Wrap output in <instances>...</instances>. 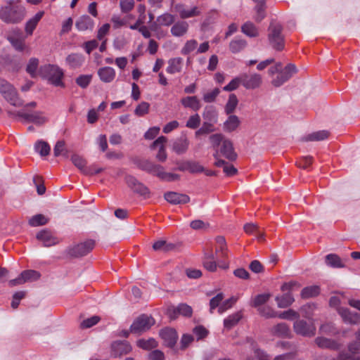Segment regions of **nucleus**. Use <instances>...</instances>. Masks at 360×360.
<instances>
[{
  "label": "nucleus",
  "instance_id": "obj_1",
  "mask_svg": "<svg viewBox=\"0 0 360 360\" xmlns=\"http://www.w3.org/2000/svg\"><path fill=\"white\" fill-rule=\"evenodd\" d=\"M211 146L214 150L215 159L222 155L229 160H236L237 155L234 151L233 143L221 134H214L209 137Z\"/></svg>",
  "mask_w": 360,
  "mask_h": 360
},
{
  "label": "nucleus",
  "instance_id": "obj_2",
  "mask_svg": "<svg viewBox=\"0 0 360 360\" xmlns=\"http://www.w3.org/2000/svg\"><path fill=\"white\" fill-rule=\"evenodd\" d=\"M297 71V70L294 64L290 63L282 69L281 63H277L269 70L268 72L272 77V85L279 87L289 80Z\"/></svg>",
  "mask_w": 360,
  "mask_h": 360
},
{
  "label": "nucleus",
  "instance_id": "obj_3",
  "mask_svg": "<svg viewBox=\"0 0 360 360\" xmlns=\"http://www.w3.org/2000/svg\"><path fill=\"white\" fill-rule=\"evenodd\" d=\"M8 4L0 8V19L6 23L11 24L22 21L26 13L25 7L20 5L11 6L12 1Z\"/></svg>",
  "mask_w": 360,
  "mask_h": 360
},
{
  "label": "nucleus",
  "instance_id": "obj_4",
  "mask_svg": "<svg viewBox=\"0 0 360 360\" xmlns=\"http://www.w3.org/2000/svg\"><path fill=\"white\" fill-rule=\"evenodd\" d=\"M0 94L11 105L20 107L23 101L19 97L16 89L7 80L0 77Z\"/></svg>",
  "mask_w": 360,
  "mask_h": 360
},
{
  "label": "nucleus",
  "instance_id": "obj_5",
  "mask_svg": "<svg viewBox=\"0 0 360 360\" xmlns=\"http://www.w3.org/2000/svg\"><path fill=\"white\" fill-rule=\"evenodd\" d=\"M283 27L276 21H272L269 27L268 38L271 46L276 51L284 49V37L282 34Z\"/></svg>",
  "mask_w": 360,
  "mask_h": 360
},
{
  "label": "nucleus",
  "instance_id": "obj_6",
  "mask_svg": "<svg viewBox=\"0 0 360 360\" xmlns=\"http://www.w3.org/2000/svg\"><path fill=\"white\" fill-rule=\"evenodd\" d=\"M155 320L150 316L142 314L137 317L130 326V332L134 334L143 333L150 328Z\"/></svg>",
  "mask_w": 360,
  "mask_h": 360
},
{
  "label": "nucleus",
  "instance_id": "obj_7",
  "mask_svg": "<svg viewBox=\"0 0 360 360\" xmlns=\"http://www.w3.org/2000/svg\"><path fill=\"white\" fill-rule=\"evenodd\" d=\"M71 160L74 165L85 175L92 176L103 171V168L97 167L94 165L86 166V160L78 155H73L71 157Z\"/></svg>",
  "mask_w": 360,
  "mask_h": 360
},
{
  "label": "nucleus",
  "instance_id": "obj_8",
  "mask_svg": "<svg viewBox=\"0 0 360 360\" xmlns=\"http://www.w3.org/2000/svg\"><path fill=\"white\" fill-rule=\"evenodd\" d=\"M293 328L296 334L304 337H312L316 333L314 325L309 323L304 320H297L294 323Z\"/></svg>",
  "mask_w": 360,
  "mask_h": 360
},
{
  "label": "nucleus",
  "instance_id": "obj_9",
  "mask_svg": "<svg viewBox=\"0 0 360 360\" xmlns=\"http://www.w3.org/2000/svg\"><path fill=\"white\" fill-rule=\"evenodd\" d=\"M94 246L95 242L93 240H87L72 247L69 254L73 257H82L90 252Z\"/></svg>",
  "mask_w": 360,
  "mask_h": 360
},
{
  "label": "nucleus",
  "instance_id": "obj_10",
  "mask_svg": "<svg viewBox=\"0 0 360 360\" xmlns=\"http://www.w3.org/2000/svg\"><path fill=\"white\" fill-rule=\"evenodd\" d=\"M7 39L16 51H22L25 49V37L20 30L10 32Z\"/></svg>",
  "mask_w": 360,
  "mask_h": 360
},
{
  "label": "nucleus",
  "instance_id": "obj_11",
  "mask_svg": "<svg viewBox=\"0 0 360 360\" xmlns=\"http://www.w3.org/2000/svg\"><path fill=\"white\" fill-rule=\"evenodd\" d=\"M262 83V76L254 73L251 75H242V85L247 89L259 88Z\"/></svg>",
  "mask_w": 360,
  "mask_h": 360
},
{
  "label": "nucleus",
  "instance_id": "obj_12",
  "mask_svg": "<svg viewBox=\"0 0 360 360\" xmlns=\"http://www.w3.org/2000/svg\"><path fill=\"white\" fill-rule=\"evenodd\" d=\"M125 180L128 186L134 192L143 196L149 195V189L142 183L139 182L135 177L132 176H127Z\"/></svg>",
  "mask_w": 360,
  "mask_h": 360
},
{
  "label": "nucleus",
  "instance_id": "obj_13",
  "mask_svg": "<svg viewBox=\"0 0 360 360\" xmlns=\"http://www.w3.org/2000/svg\"><path fill=\"white\" fill-rule=\"evenodd\" d=\"M174 11L179 13L180 18L182 19L198 16L201 13V11L198 6H194L191 8H186L185 5L181 4L175 5Z\"/></svg>",
  "mask_w": 360,
  "mask_h": 360
},
{
  "label": "nucleus",
  "instance_id": "obj_14",
  "mask_svg": "<svg viewBox=\"0 0 360 360\" xmlns=\"http://www.w3.org/2000/svg\"><path fill=\"white\" fill-rule=\"evenodd\" d=\"M48 72L50 82L56 86H63L62 82L63 77V70L56 65H49L48 67Z\"/></svg>",
  "mask_w": 360,
  "mask_h": 360
},
{
  "label": "nucleus",
  "instance_id": "obj_15",
  "mask_svg": "<svg viewBox=\"0 0 360 360\" xmlns=\"http://www.w3.org/2000/svg\"><path fill=\"white\" fill-rule=\"evenodd\" d=\"M131 350L130 344L127 341H117L112 345V355L114 357L121 356L129 353Z\"/></svg>",
  "mask_w": 360,
  "mask_h": 360
},
{
  "label": "nucleus",
  "instance_id": "obj_16",
  "mask_svg": "<svg viewBox=\"0 0 360 360\" xmlns=\"http://www.w3.org/2000/svg\"><path fill=\"white\" fill-rule=\"evenodd\" d=\"M37 238L46 247L58 243V239L49 230L44 229L37 234Z\"/></svg>",
  "mask_w": 360,
  "mask_h": 360
},
{
  "label": "nucleus",
  "instance_id": "obj_17",
  "mask_svg": "<svg viewBox=\"0 0 360 360\" xmlns=\"http://www.w3.org/2000/svg\"><path fill=\"white\" fill-rule=\"evenodd\" d=\"M338 314L340 315L345 323L350 324L360 323V314L356 312L351 311L347 308H339Z\"/></svg>",
  "mask_w": 360,
  "mask_h": 360
},
{
  "label": "nucleus",
  "instance_id": "obj_18",
  "mask_svg": "<svg viewBox=\"0 0 360 360\" xmlns=\"http://www.w3.org/2000/svg\"><path fill=\"white\" fill-rule=\"evenodd\" d=\"M167 141V139L165 136H161L157 139L151 145L152 149H156L158 144H160V148L156 155V159L160 162H165L167 158V155L165 150V143Z\"/></svg>",
  "mask_w": 360,
  "mask_h": 360
},
{
  "label": "nucleus",
  "instance_id": "obj_19",
  "mask_svg": "<svg viewBox=\"0 0 360 360\" xmlns=\"http://www.w3.org/2000/svg\"><path fill=\"white\" fill-rule=\"evenodd\" d=\"M164 197L168 202L173 205L186 204L190 201L188 195L176 192H167Z\"/></svg>",
  "mask_w": 360,
  "mask_h": 360
},
{
  "label": "nucleus",
  "instance_id": "obj_20",
  "mask_svg": "<svg viewBox=\"0 0 360 360\" xmlns=\"http://www.w3.org/2000/svg\"><path fill=\"white\" fill-rule=\"evenodd\" d=\"M160 335L165 344L169 347H172L176 344L178 338L176 330L169 328L161 330Z\"/></svg>",
  "mask_w": 360,
  "mask_h": 360
},
{
  "label": "nucleus",
  "instance_id": "obj_21",
  "mask_svg": "<svg viewBox=\"0 0 360 360\" xmlns=\"http://www.w3.org/2000/svg\"><path fill=\"white\" fill-rule=\"evenodd\" d=\"M154 176L158 177L160 180L167 182L176 181L180 179L179 174L165 172L164 167L160 165H159L158 167H157Z\"/></svg>",
  "mask_w": 360,
  "mask_h": 360
},
{
  "label": "nucleus",
  "instance_id": "obj_22",
  "mask_svg": "<svg viewBox=\"0 0 360 360\" xmlns=\"http://www.w3.org/2000/svg\"><path fill=\"white\" fill-rule=\"evenodd\" d=\"M360 349V344L354 342L349 345V352L341 353L339 356L340 360H360V358L356 356L358 351Z\"/></svg>",
  "mask_w": 360,
  "mask_h": 360
},
{
  "label": "nucleus",
  "instance_id": "obj_23",
  "mask_svg": "<svg viewBox=\"0 0 360 360\" xmlns=\"http://www.w3.org/2000/svg\"><path fill=\"white\" fill-rule=\"evenodd\" d=\"M270 331L273 335L278 338H290L291 333L289 326L284 323L274 326Z\"/></svg>",
  "mask_w": 360,
  "mask_h": 360
},
{
  "label": "nucleus",
  "instance_id": "obj_24",
  "mask_svg": "<svg viewBox=\"0 0 360 360\" xmlns=\"http://www.w3.org/2000/svg\"><path fill=\"white\" fill-rule=\"evenodd\" d=\"M75 26L79 31L93 30L94 21L89 15H84L79 18L75 22Z\"/></svg>",
  "mask_w": 360,
  "mask_h": 360
},
{
  "label": "nucleus",
  "instance_id": "obj_25",
  "mask_svg": "<svg viewBox=\"0 0 360 360\" xmlns=\"http://www.w3.org/2000/svg\"><path fill=\"white\" fill-rule=\"evenodd\" d=\"M184 60L180 57L173 58L168 60V66L166 69L167 73L174 75L181 71Z\"/></svg>",
  "mask_w": 360,
  "mask_h": 360
},
{
  "label": "nucleus",
  "instance_id": "obj_26",
  "mask_svg": "<svg viewBox=\"0 0 360 360\" xmlns=\"http://www.w3.org/2000/svg\"><path fill=\"white\" fill-rule=\"evenodd\" d=\"M44 15V12L43 11H39L34 15V16H33L26 22L25 30L27 34H32L34 30L37 27V24L43 18Z\"/></svg>",
  "mask_w": 360,
  "mask_h": 360
},
{
  "label": "nucleus",
  "instance_id": "obj_27",
  "mask_svg": "<svg viewBox=\"0 0 360 360\" xmlns=\"http://www.w3.org/2000/svg\"><path fill=\"white\" fill-rule=\"evenodd\" d=\"M181 103L184 108H190L193 111H198L201 108L200 100L195 96L182 98Z\"/></svg>",
  "mask_w": 360,
  "mask_h": 360
},
{
  "label": "nucleus",
  "instance_id": "obj_28",
  "mask_svg": "<svg viewBox=\"0 0 360 360\" xmlns=\"http://www.w3.org/2000/svg\"><path fill=\"white\" fill-rule=\"evenodd\" d=\"M98 75L101 80L105 83H110L115 77V71L111 67H103L98 70Z\"/></svg>",
  "mask_w": 360,
  "mask_h": 360
},
{
  "label": "nucleus",
  "instance_id": "obj_29",
  "mask_svg": "<svg viewBox=\"0 0 360 360\" xmlns=\"http://www.w3.org/2000/svg\"><path fill=\"white\" fill-rule=\"evenodd\" d=\"M66 63L71 68H78L84 62V57L79 53H71L66 57Z\"/></svg>",
  "mask_w": 360,
  "mask_h": 360
},
{
  "label": "nucleus",
  "instance_id": "obj_30",
  "mask_svg": "<svg viewBox=\"0 0 360 360\" xmlns=\"http://www.w3.org/2000/svg\"><path fill=\"white\" fill-rule=\"evenodd\" d=\"M189 146V141L186 137H181L176 139L172 146L173 150L178 155L185 153Z\"/></svg>",
  "mask_w": 360,
  "mask_h": 360
},
{
  "label": "nucleus",
  "instance_id": "obj_31",
  "mask_svg": "<svg viewBox=\"0 0 360 360\" xmlns=\"http://www.w3.org/2000/svg\"><path fill=\"white\" fill-rule=\"evenodd\" d=\"M202 118L205 121L217 123L218 121V112L216 108L212 105L206 106L202 112Z\"/></svg>",
  "mask_w": 360,
  "mask_h": 360
},
{
  "label": "nucleus",
  "instance_id": "obj_32",
  "mask_svg": "<svg viewBox=\"0 0 360 360\" xmlns=\"http://www.w3.org/2000/svg\"><path fill=\"white\" fill-rule=\"evenodd\" d=\"M135 163L139 169L146 171L153 175H155L157 167L159 165L147 160H138Z\"/></svg>",
  "mask_w": 360,
  "mask_h": 360
},
{
  "label": "nucleus",
  "instance_id": "obj_33",
  "mask_svg": "<svg viewBox=\"0 0 360 360\" xmlns=\"http://www.w3.org/2000/svg\"><path fill=\"white\" fill-rule=\"evenodd\" d=\"M240 122L236 115H230L224 123V130L227 132L235 131L240 125Z\"/></svg>",
  "mask_w": 360,
  "mask_h": 360
},
{
  "label": "nucleus",
  "instance_id": "obj_34",
  "mask_svg": "<svg viewBox=\"0 0 360 360\" xmlns=\"http://www.w3.org/2000/svg\"><path fill=\"white\" fill-rule=\"evenodd\" d=\"M188 30V24L186 21H179L171 28V33L175 37L184 36Z\"/></svg>",
  "mask_w": 360,
  "mask_h": 360
},
{
  "label": "nucleus",
  "instance_id": "obj_35",
  "mask_svg": "<svg viewBox=\"0 0 360 360\" xmlns=\"http://www.w3.org/2000/svg\"><path fill=\"white\" fill-rule=\"evenodd\" d=\"M250 347L253 352L254 356L248 357L246 360H270L269 355L259 349L255 342H251Z\"/></svg>",
  "mask_w": 360,
  "mask_h": 360
},
{
  "label": "nucleus",
  "instance_id": "obj_36",
  "mask_svg": "<svg viewBox=\"0 0 360 360\" xmlns=\"http://www.w3.org/2000/svg\"><path fill=\"white\" fill-rule=\"evenodd\" d=\"M316 344L321 348H328L331 349H338L339 344L335 341L326 338L318 337L315 339Z\"/></svg>",
  "mask_w": 360,
  "mask_h": 360
},
{
  "label": "nucleus",
  "instance_id": "obj_37",
  "mask_svg": "<svg viewBox=\"0 0 360 360\" xmlns=\"http://www.w3.org/2000/svg\"><path fill=\"white\" fill-rule=\"evenodd\" d=\"M253 1L256 3V6L255 7V10L256 11L255 20L257 22H259L265 17L266 1H265V0H253Z\"/></svg>",
  "mask_w": 360,
  "mask_h": 360
},
{
  "label": "nucleus",
  "instance_id": "obj_38",
  "mask_svg": "<svg viewBox=\"0 0 360 360\" xmlns=\"http://www.w3.org/2000/svg\"><path fill=\"white\" fill-rule=\"evenodd\" d=\"M276 301L279 308H286L294 302V298L290 293L288 292L281 296H277Z\"/></svg>",
  "mask_w": 360,
  "mask_h": 360
},
{
  "label": "nucleus",
  "instance_id": "obj_39",
  "mask_svg": "<svg viewBox=\"0 0 360 360\" xmlns=\"http://www.w3.org/2000/svg\"><path fill=\"white\" fill-rule=\"evenodd\" d=\"M326 263L327 265L333 268H342L345 264L340 257L335 254H329L326 257Z\"/></svg>",
  "mask_w": 360,
  "mask_h": 360
},
{
  "label": "nucleus",
  "instance_id": "obj_40",
  "mask_svg": "<svg viewBox=\"0 0 360 360\" xmlns=\"http://www.w3.org/2000/svg\"><path fill=\"white\" fill-rule=\"evenodd\" d=\"M242 318L240 312H236L229 315L224 321V326L227 330H230L235 326Z\"/></svg>",
  "mask_w": 360,
  "mask_h": 360
},
{
  "label": "nucleus",
  "instance_id": "obj_41",
  "mask_svg": "<svg viewBox=\"0 0 360 360\" xmlns=\"http://www.w3.org/2000/svg\"><path fill=\"white\" fill-rule=\"evenodd\" d=\"M243 229L246 233L255 236L259 240L263 239V232L259 230L257 224H246L244 225Z\"/></svg>",
  "mask_w": 360,
  "mask_h": 360
},
{
  "label": "nucleus",
  "instance_id": "obj_42",
  "mask_svg": "<svg viewBox=\"0 0 360 360\" xmlns=\"http://www.w3.org/2000/svg\"><path fill=\"white\" fill-rule=\"evenodd\" d=\"M175 245L172 243H167L166 240H159L155 242L153 245V249L155 251L167 252L174 250Z\"/></svg>",
  "mask_w": 360,
  "mask_h": 360
},
{
  "label": "nucleus",
  "instance_id": "obj_43",
  "mask_svg": "<svg viewBox=\"0 0 360 360\" xmlns=\"http://www.w3.org/2000/svg\"><path fill=\"white\" fill-rule=\"evenodd\" d=\"M330 135V132L326 130H321L313 132L305 138L306 141H320L326 139Z\"/></svg>",
  "mask_w": 360,
  "mask_h": 360
},
{
  "label": "nucleus",
  "instance_id": "obj_44",
  "mask_svg": "<svg viewBox=\"0 0 360 360\" xmlns=\"http://www.w3.org/2000/svg\"><path fill=\"white\" fill-rule=\"evenodd\" d=\"M242 32L247 36L250 37H255L259 35L258 29L257 27L251 22H245L241 27Z\"/></svg>",
  "mask_w": 360,
  "mask_h": 360
},
{
  "label": "nucleus",
  "instance_id": "obj_45",
  "mask_svg": "<svg viewBox=\"0 0 360 360\" xmlns=\"http://www.w3.org/2000/svg\"><path fill=\"white\" fill-rule=\"evenodd\" d=\"M320 293V288L318 285L308 286L302 290L301 297L304 299H308L317 296Z\"/></svg>",
  "mask_w": 360,
  "mask_h": 360
},
{
  "label": "nucleus",
  "instance_id": "obj_46",
  "mask_svg": "<svg viewBox=\"0 0 360 360\" xmlns=\"http://www.w3.org/2000/svg\"><path fill=\"white\" fill-rule=\"evenodd\" d=\"M217 247L216 248V252L219 254V257H227V247L225 238L221 236H219L216 239Z\"/></svg>",
  "mask_w": 360,
  "mask_h": 360
},
{
  "label": "nucleus",
  "instance_id": "obj_47",
  "mask_svg": "<svg viewBox=\"0 0 360 360\" xmlns=\"http://www.w3.org/2000/svg\"><path fill=\"white\" fill-rule=\"evenodd\" d=\"M238 100L237 98V96L233 94H230L228 101L225 105V108H224L225 112L227 115H231V113H233L235 111V110L238 105Z\"/></svg>",
  "mask_w": 360,
  "mask_h": 360
},
{
  "label": "nucleus",
  "instance_id": "obj_48",
  "mask_svg": "<svg viewBox=\"0 0 360 360\" xmlns=\"http://www.w3.org/2000/svg\"><path fill=\"white\" fill-rule=\"evenodd\" d=\"M49 219L46 218L44 215L41 214H38L36 215L32 216L29 219V224L31 226H43L48 223Z\"/></svg>",
  "mask_w": 360,
  "mask_h": 360
},
{
  "label": "nucleus",
  "instance_id": "obj_49",
  "mask_svg": "<svg viewBox=\"0 0 360 360\" xmlns=\"http://www.w3.org/2000/svg\"><path fill=\"white\" fill-rule=\"evenodd\" d=\"M214 124L215 123H212V122L205 121L202 123V127L198 131H195V135L199 136L202 134H207L214 132L216 130L214 127Z\"/></svg>",
  "mask_w": 360,
  "mask_h": 360
},
{
  "label": "nucleus",
  "instance_id": "obj_50",
  "mask_svg": "<svg viewBox=\"0 0 360 360\" xmlns=\"http://www.w3.org/2000/svg\"><path fill=\"white\" fill-rule=\"evenodd\" d=\"M270 297L269 293L258 295L253 298L251 305L259 309L269 300Z\"/></svg>",
  "mask_w": 360,
  "mask_h": 360
},
{
  "label": "nucleus",
  "instance_id": "obj_51",
  "mask_svg": "<svg viewBox=\"0 0 360 360\" xmlns=\"http://www.w3.org/2000/svg\"><path fill=\"white\" fill-rule=\"evenodd\" d=\"M137 346L143 349L149 350L155 348L158 346V343L153 338L148 340L140 339L137 341Z\"/></svg>",
  "mask_w": 360,
  "mask_h": 360
},
{
  "label": "nucleus",
  "instance_id": "obj_52",
  "mask_svg": "<svg viewBox=\"0 0 360 360\" xmlns=\"http://www.w3.org/2000/svg\"><path fill=\"white\" fill-rule=\"evenodd\" d=\"M204 267L209 271L214 272L217 269V263L214 259V255L211 253L206 255L203 260Z\"/></svg>",
  "mask_w": 360,
  "mask_h": 360
},
{
  "label": "nucleus",
  "instance_id": "obj_53",
  "mask_svg": "<svg viewBox=\"0 0 360 360\" xmlns=\"http://www.w3.org/2000/svg\"><path fill=\"white\" fill-rule=\"evenodd\" d=\"M35 150L39 153L41 156H46L50 153L49 145L43 141H37L34 146Z\"/></svg>",
  "mask_w": 360,
  "mask_h": 360
},
{
  "label": "nucleus",
  "instance_id": "obj_54",
  "mask_svg": "<svg viewBox=\"0 0 360 360\" xmlns=\"http://www.w3.org/2000/svg\"><path fill=\"white\" fill-rule=\"evenodd\" d=\"M24 282H32L39 278L40 274L34 270H26L21 273Z\"/></svg>",
  "mask_w": 360,
  "mask_h": 360
},
{
  "label": "nucleus",
  "instance_id": "obj_55",
  "mask_svg": "<svg viewBox=\"0 0 360 360\" xmlns=\"http://www.w3.org/2000/svg\"><path fill=\"white\" fill-rule=\"evenodd\" d=\"M247 45L246 41L244 39H234L230 43V49L233 53H238L243 50Z\"/></svg>",
  "mask_w": 360,
  "mask_h": 360
},
{
  "label": "nucleus",
  "instance_id": "obj_56",
  "mask_svg": "<svg viewBox=\"0 0 360 360\" xmlns=\"http://www.w3.org/2000/svg\"><path fill=\"white\" fill-rule=\"evenodd\" d=\"M198 47V41L195 39H191L187 41L183 48L181 49V53L183 55H188Z\"/></svg>",
  "mask_w": 360,
  "mask_h": 360
},
{
  "label": "nucleus",
  "instance_id": "obj_57",
  "mask_svg": "<svg viewBox=\"0 0 360 360\" xmlns=\"http://www.w3.org/2000/svg\"><path fill=\"white\" fill-rule=\"evenodd\" d=\"M38 65L39 60L37 58H30L26 68L27 72L29 73L31 75V77H35Z\"/></svg>",
  "mask_w": 360,
  "mask_h": 360
},
{
  "label": "nucleus",
  "instance_id": "obj_58",
  "mask_svg": "<svg viewBox=\"0 0 360 360\" xmlns=\"http://www.w3.org/2000/svg\"><path fill=\"white\" fill-rule=\"evenodd\" d=\"M174 21V16L170 13H165L158 18V22L160 25L169 26Z\"/></svg>",
  "mask_w": 360,
  "mask_h": 360
},
{
  "label": "nucleus",
  "instance_id": "obj_59",
  "mask_svg": "<svg viewBox=\"0 0 360 360\" xmlns=\"http://www.w3.org/2000/svg\"><path fill=\"white\" fill-rule=\"evenodd\" d=\"M220 93V90L218 88H214V89L206 92L203 94V101L205 103H212L215 101L217 97L219 96Z\"/></svg>",
  "mask_w": 360,
  "mask_h": 360
},
{
  "label": "nucleus",
  "instance_id": "obj_60",
  "mask_svg": "<svg viewBox=\"0 0 360 360\" xmlns=\"http://www.w3.org/2000/svg\"><path fill=\"white\" fill-rule=\"evenodd\" d=\"M47 122V118L44 117L40 112H34L32 113L30 122H32L37 125H42Z\"/></svg>",
  "mask_w": 360,
  "mask_h": 360
},
{
  "label": "nucleus",
  "instance_id": "obj_61",
  "mask_svg": "<svg viewBox=\"0 0 360 360\" xmlns=\"http://www.w3.org/2000/svg\"><path fill=\"white\" fill-rule=\"evenodd\" d=\"M150 104L147 102H141L135 109L134 113L138 117H142L149 112Z\"/></svg>",
  "mask_w": 360,
  "mask_h": 360
},
{
  "label": "nucleus",
  "instance_id": "obj_62",
  "mask_svg": "<svg viewBox=\"0 0 360 360\" xmlns=\"http://www.w3.org/2000/svg\"><path fill=\"white\" fill-rule=\"evenodd\" d=\"M259 313L262 316L266 318H275L277 317V312L275 311L271 307L268 306H263L258 309Z\"/></svg>",
  "mask_w": 360,
  "mask_h": 360
},
{
  "label": "nucleus",
  "instance_id": "obj_63",
  "mask_svg": "<svg viewBox=\"0 0 360 360\" xmlns=\"http://www.w3.org/2000/svg\"><path fill=\"white\" fill-rule=\"evenodd\" d=\"M240 84H242V75L233 79L227 85L223 88V90L225 91H232L238 89Z\"/></svg>",
  "mask_w": 360,
  "mask_h": 360
},
{
  "label": "nucleus",
  "instance_id": "obj_64",
  "mask_svg": "<svg viewBox=\"0 0 360 360\" xmlns=\"http://www.w3.org/2000/svg\"><path fill=\"white\" fill-rule=\"evenodd\" d=\"M175 311L184 316H191L193 313L192 308L186 304H180L175 308Z\"/></svg>",
  "mask_w": 360,
  "mask_h": 360
}]
</instances>
